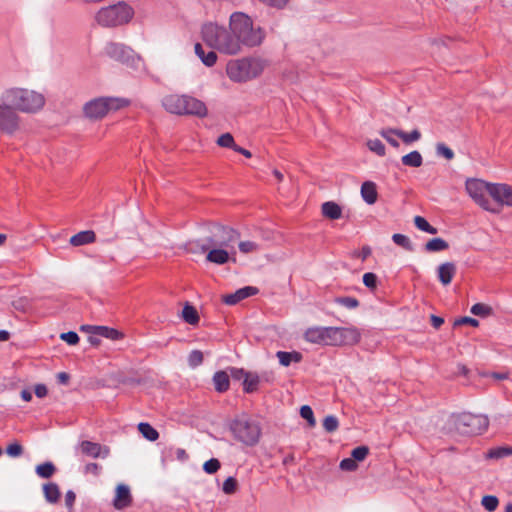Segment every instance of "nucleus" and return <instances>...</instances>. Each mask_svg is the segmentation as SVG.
Returning a JSON list of instances; mask_svg holds the SVG:
<instances>
[{
	"instance_id": "f257e3e1",
	"label": "nucleus",
	"mask_w": 512,
	"mask_h": 512,
	"mask_svg": "<svg viewBox=\"0 0 512 512\" xmlns=\"http://www.w3.org/2000/svg\"><path fill=\"white\" fill-rule=\"evenodd\" d=\"M201 36L205 44L220 53L236 55L242 51L234 33L216 23H205L201 28Z\"/></svg>"
},
{
	"instance_id": "f03ea898",
	"label": "nucleus",
	"mask_w": 512,
	"mask_h": 512,
	"mask_svg": "<svg viewBox=\"0 0 512 512\" xmlns=\"http://www.w3.org/2000/svg\"><path fill=\"white\" fill-rule=\"evenodd\" d=\"M229 29L234 33L241 47H257L265 38L263 29L254 27L251 17L243 12H234L230 15Z\"/></svg>"
},
{
	"instance_id": "7ed1b4c3",
	"label": "nucleus",
	"mask_w": 512,
	"mask_h": 512,
	"mask_svg": "<svg viewBox=\"0 0 512 512\" xmlns=\"http://www.w3.org/2000/svg\"><path fill=\"white\" fill-rule=\"evenodd\" d=\"M1 99L3 103L11 106L15 111L25 113H36L45 104V97L36 91L24 88H10L3 92Z\"/></svg>"
},
{
	"instance_id": "20e7f679",
	"label": "nucleus",
	"mask_w": 512,
	"mask_h": 512,
	"mask_svg": "<svg viewBox=\"0 0 512 512\" xmlns=\"http://www.w3.org/2000/svg\"><path fill=\"white\" fill-rule=\"evenodd\" d=\"M266 60L260 57H244L241 59L230 60L226 66V73L230 80L234 82H247L259 77L265 67Z\"/></svg>"
},
{
	"instance_id": "39448f33",
	"label": "nucleus",
	"mask_w": 512,
	"mask_h": 512,
	"mask_svg": "<svg viewBox=\"0 0 512 512\" xmlns=\"http://www.w3.org/2000/svg\"><path fill=\"white\" fill-rule=\"evenodd\" d=\"M164 109L175 115H192L203 118L208 110L205 103L193 96L186 94H170L162 99Z\"/></svg>"
},
{
	"instance_id": "423d86ee",
	"label": "nucleus",
	"mask_w": 512,
	"mask_h": 512,
	"mask_svg": "<svg viewBox=\"0 0 512 512\" xmlns=\"http://www.w3.org/2000/svg\"><path fill=\"white\" fill-rule=\"evenodd\" d=\"M229 430L235 440L246 446H254L260 440L261 427L259 423L247 415L233 419L229 424Z\"/></svg>"
},
{
	"instance_id": "0eeeda50",
	"label": "nucleus",
	"mask_w": 512,
	"mask_h": 512,
	"mask_svg": "<svg viewBox=\"0 0 512 512\" xmlns=\"http://www.w3.org/2000/svg\"><path fill=\"white\" fill-rule=\"evenodd\" d=\"M134 16L133 8L126 2L101 8L95 15L96 22L103 27L122 26L131 21Z\"/></svg>"
},
{
	"instance_id": "6e6552de",
	"label": "nucleus",
	"mask_w": 512,
	"mask_h": 512,
	"mask_svg": "<svg viewBox=\"0 0 512 512\" xmlns=\"http://www.w3.org/2000/svg\"><path fill=\"white\" fill-rule=\"evenodd\" d=\"M451 420L455 429L462 435H478L485 432L489 426V419L482 414L463 412L453 414Z\"/></svg>"
},
{
	"instance_id": "1a4fd4ad",
	"label": "nucleus",
	"mask_w": 512,
	"mask_h": 512,
	"mask_svg": "<svg viewBox=\"0 0 512 512\" xmlns=\"http://www.w3.org/2000/svg\"><path fill=\"white\" fill-rule=\"evenodd\" d=\"M129 100L117 97H101L84 105L85 116L90 119H101L109 111L118 110L129 105Z\"/></svg>"
},
{
	"instance_id": "9d476101",
	"label": "nucleus",
	"mask_w": 512,
	"mask_h": 512,
	"mask_svg": "<svg viewBox=\"0 0 512 512\" xmlns=\"http://www.w3.org/2000/svg\"><path fill=\"white\" fill-rule=\"evenodd\" d=\"M210 235L207 236L211 247L230 248L231 254L235 255V243L240 239V233L229 227L218 223H213L209 228Z\"/></svg>"
},
{
	"instance_id": "9b49d317",
	"label": "nucleus",
	"mask_w": 512,
	"mask_h": 512,
	"mask_svg": "<svg viewBox=\"0 0 512 512\" xmlns=\"http://www.w3.org/2000/svg\"><path fill=\"white\" fill-rule=\"evenodd\" d=\"M494 184L485 182L480 179H467L465 189L473 201L481 208L492 213H499L500 209L495 207L489 200L491 187Z\"/></svg>"
},
{
	"instance_id": "f8f14e48",
	"label": "nucleus",
	"mask_w": 512,
	"mask_h": 512,
	"mask_svg": "<svg viewBox=\"0 0 512 512\" xmlns=\"http://www.w3.org/2000/svg\"><path fill=\"white\" fill-rule=\"evenodd\" d=\"M105 53L111 59L134 67L140 57L128 46L122 43L110 42L105 47Z\"/></svg>"
},
{
	"instance_id": "ddd939ff",
	"label": "nucleus",
	"mask_w": 512,
	"mask_h": 512,
	"mask_svg": "<svg viewBox=\"0 0 512 512\" xmlns=\"http://www.w3.org/2000/svg\"><path fill=\"white\" fill-rule=\"evenodd\" d=\"M333 327H310L304 332V339L312 344L334 346Z\"/></svg>"
},
{
	"instance_id": "4468645a",
	"label": "nucleus",
	"mask_w": 512,
	"mask_h": 512,
	"mask_svg": "<svg viewBox=\"0 0 512 512\" xmlns=\"http://www.w3.org/2000/svg\"><path fill=\"white\" fill-rule=\"evenodd\" d=\"M334 346L355 345L361 340V333L356 327H333Z\"/></svg>"
},
{
	"instance_id": "2eb2a0df",
	"label": "nucleus",
	"mask_w": 512,
	"mask_h": 512,
	"mask_svg": "<svg viewBox=\"0 0 512 512\" xmlns=\"http://www.w3.org/2000/svg\"><path fill=\"white\" fill-rule=\"evenodd\" d=\"M19 127V117L10 105L0 104V130L13 134Z\"/></svg>"
},
{
	"instance_id": "dca6fc26",
	"label": "nucleus",
	"mask_w": 512,
	"mask_h": 512,
	"mask_svg": "<svg viewBox=\"0 0 512 512\" xmlns=\"http://www.w3.org/2000/svg\"><path fill=\"white\" fill-rule=\"evenodd\" d=\"M78 449L81 451V453L85 456L91 457V458H107L110 454L109 447L105 445H101L100 443L83 440L79 443Z\"/></svg>"
},
{
	"instance_id": "f3484780",
	"label": "nucleus",
	"mask_w": 512,
	"mask_h": 512,
	"mask_svg": "<svg viewBox=\"0 0 512 512\" xmlns=\"http://www.w3.org/2000/svg\"><path fill=\"white\" fill-rule=\"evenodd\" d=\"M490 196L494 199L498 207L506 205L512 207V187L507 184H496L491 187Z\"/></svg>"
},
{
	"instance_id": "a211bd4d",
	"label": "nucleus",
	"mask_w": 512,
	"mask_h": 512,
	"mask_svg": "<svg viewBox=\"0 0 512 512\" xmlns=\"http://www.w3.org/2000/svg\"><path fill=\"white\" fill-rule=\"evenodd\" d=\"M81 330L110 340H118L123 337L120 331L108 326L83 325L81 326Z\"/></svg>"
},
{
	"instance_id": "6ab92c4d",
	"label": "nucleus",
	"mask_w": 512,
	"mask_h": 512,
	"mask_svg": "<svg viewBox=\"0 0 512 512\" xmlns=\"http://www.w3.org/2000/svg\"><path fill=\"white\" fill-rule=\"evenodd\" d=\"M132 504V495L130 489L125 484H119L116 487L115 497L113 499V506L117 510H122Z\"/></svg>"
},
{
	"instance_id": "aec40b11",
	"label": "nucleus",
	"mask_w": 512,
	"mask_h": 512,
	"mask_svg": "<svg viewBox=\"0 0 512 512\" xmlns=\"http://www.w3.org/2000/svg\"><path fill=\"white\" fill-rule=\"evenodd\" d=\"M258 292V289L253 286H246L238 289L232 294H227L223 296L222 301L227 305H235L243 299H246L250 296L255 295Z\"/></svg>"
},
{
	"instance_id": "412c9836",
	"label": "nucleus",
	"mask_w": 512,
	"mask_h": 512,
	"mask_svg": "<svg viewBox=\"0 0 512 512\" xmlns=\"http://www.w3.org/2000/svg\"><path fill=\"white\" fill-rule=\"evenodd\" d=\"M227 249L228 248L211 247L207 252L206 260L217 265L227 263L230 260V252Z\"/></svg>"
},
{
	"instance_id": "4be33fe9",
	"label": "nucleus",
	"mask_w": 512,
	"mask_h": 512,
	"mask_svg": "<svg viewBox=\"0 0 512 512\" xmlns=\"http://www.w3.org/2000/svg\"><path fill=\"white\" fill-rule=\"evenodd\" d=\"M214 389L218 393H225L230 388V375L227 371H216L212 377Z\"/></svg>"
},
{
	"instance_id": "5701e85b",
	"label": "nucleus",
	"mask_w": 512,
	"mask_h": 512,
	"mask_svg": "<svg viewBox=\"0 0 512 512\" xmlns=\"http://www.w3.org/2000/svg\"><path fill=\"white\" fill-rule=\"evenodd\" d=\"M214 50L215 49H211L208 52H206L200 43H196L194 46L195 54L198 56L201 62L207 67H212L217 62L218 57Z\"/></svg>"
},
{
	"instance_id": "b1692460",
	"label": "nucleus",
	"mask_w": 512,
	"mask_h": 512,
	"mask_svg": "<svg viewBox=\"0 0 512 512\" xmlns=\"http://www.w3.org/2000/svg\"><path fill=\"white\" fill-rule=\"evenodd\" d=\"M456 274V266L452 262H445L438 267L439 281L444 285H449Z\"/></svg>"
},
{
	"instance_id": "393cba45",
	"label": "nucleus",
	"mask_w": 512,
	"mask_h": 512,
	"mask_svg": "<svg viewBox=\"0 0 512 512\" xmlns=\"http://www.w3.org/2000/svg\"><path fill=\"white\" fill-rule=\"evenodd\" d=\"M209 249H210V246H209L207 237L190 240L185 244V250L188 253H192V254H203V253L208 252Z\"/></svg>"
},
{
	"instance_id": "a878e982",
	"label": "nucleus",
	"mask_w": 512,
	"mask_h": 512,
	"mask_svg": "<svg viewBox=\"0 0 512 512\" xmlns=\"http://www.w3.org/2000/svg\"><path fill=\"white\" fill-rule=\"evenodd\" d=\"M361 196L367 204H374L378 196L376 184L371 181L364 182L361 186Z\"/></svg>"
},
{
	"instance_id": "bb28decb",
	"label": "nucleus",
	"mask_w": 512,
	"mask_h": 512,
	"mask_svg": "<svg viewBox=\"0 0 512 512\" xmlns=\"http://www.w3.org/2000/svg\"><path fill=\"white\" fill-rule=\"evenodd\" d=\"M96 235L92 230H85L78 232L70 238V244L72 246L78 247L86 244L93 243L95 241Z\"/></svg>"
},
{
	"instance_id": "cd10ccee",
	"label": "nucleus",
	"mask_w": 512,
	"mask_h": 512,
	"mask_svg": "<svg viewBox=\"0 0 512 512\" xmlns=\"http://www.w3.org/2000/svg\"><path fill=\"white\" fill-rule=\"evenodd\" d=\"M323 216L331 219V220H337L341 218L342 216V209L341 207L333 201H327L322 204L321 207Z\"/></svg>"
},
{
	"instance_id": "c85d7f7f",
	"label": "nucleus",
	"mask_w": 512,
	"mask_h": 512,
	"mask_svg": "<svg viewBox=\"0 0 512 512\" xmlns=\"http://www.w3.org/2000/svg\"><path fill=\"white\" fill-rule=\"evenodd\" d=\"M276 356L279 360V363L285 367L289 366L292 362L299 363L302 360V354L297 351H278Z\"/></svg>"
},
{
	"instance_id": "c756f323",
	"label": "nucleus",
	"mask_w": 512,
	"mask_h": 512,
	"mask_svg": "<svg viewBox=\"0 0 512 512\" xmlns=\"http://www.w3.org/2000/svg\"><path fill=\"white\" fill-rule=\"evenodd\" d=\"M260 383V376L253 372H247L246 377L243 381V391L245 393H253L258 389Z\"/></svg>"
},
{
	"instance_id": "7c9ffc66",
	"label": "nucleus",
	"mask_w": 512,
	"mask_h": 512,
	"mask_svg": "<svg viewBox=\"0 0 512 512\" xmlns=\"http://www.w3.org/2000/svg\"><path fill=\"white\" fill-rule=\"evenodd\" d=\"M401 162L404 166L418 168L423 163V157L419 151L414 150L402 156Z\"/></svg>"
},
{
	"instance_id": "2f4dec72",
	"label": "nucleus",
	"mask_w": 512,
	"mask_h": 512,
	"mask_svg": "<svg viewBox=\"0 0 512 512\" xmlns=\"http://www.w3.org/2000/svg\"><path fill=\"white\" fill-rule=\"evenodd\" d=\"M44 497L49 503H57L60 498V490L56 483H47L43 486Z\"/></svg>"
},
{
	"instance_id": "473e14b6",
	"label": "nucleus",
	"mask_w": 512,
	"mask_h": 512,
	"mask_svg": "<svg viewBox=\"0 0 512 512\" xmlns=\"http://www.w3.org/2000/svg\"><path fill=\"white\" fill-rule=\"evenodd\" d=\"M449 248L448 242L442 238H433L425 244L427 252H440Z\"/></svg>"
},
{
	"instance_id": "72a5a7b5",
	"label": "nucleus",
	"mask_w": 512,
	"mask_h": 512,
	"mask_svg": "<svg viewBox=\"0 0 512 512\" xmlns=\"http://www.w3.org/2000/svg\"><path fill=\"white\" fill-rule=\"evenodd\" d=\"M182 317L184 321L191 325H196L199 322V315L197 310L190 304H186L182 310Z\"/></svg>"
},
{
	"instance_id": "f704fd0d",
	"label": "nucleus",
	"mask_w": 512,
	"mask_h": 512,
	"mask_svg": "<svg viewBox=\"0 0 512 512\" xmlns=\"http://www.w3.org/2000/svg\"><path fill=\"white\" fill-rule=\"evenodd\" d=\"M35 471L39 477L48 479L55 473L56 467L52 462L47 461L37 465Z\"/></svg>"
},
{
	"instance_id": "c9c22d12",
	"label": "nucleus",
	"mask_w": 512,
	"mask_h": 512,
	"mask_svg": "<svg viewBox=\"0 0 512 512\" xmlns=\"http://www.w3.org/2000/svg\"><path fill=\"white\" fill-rule=\"evenodd\" d=\"M138 430L143 435V437L149 441H155L159 437L158 431L149 423H139Z\"/></svg>"
},
{
	"instance_id": "e433bc0d",
	"label": "nucleus",
	"mask_w": 512,
	"mask_h": 512,
	"mask_svg": "<svg viewBox=\"0 0 512 512\" xmlns=\"http://www.w3.org/2000/svg\"><path fill=\"white\" fill-rule=\"evenodd\" d=\"M399 129L385 128L380 131V135L393 147L398 148L399 142L395 137H398Z\"/></svg>"
},
{
	"instance_id": "4c0bfd02",
	"label": "nucleus",
	"mask_w": 512,
	"mask_h": 512,
	"mask_svg": "<svg viewBox=\"0 0 512 512\" xmlns=\"http://www.w3.org/2000/svg\"><path fill=\"white\" fill-rule=\"evenodd\" d=\"M512 455V447H496L490 449L486 457L489 459H501Z\"/></svg>"
},
{
	"instance_id": "58836bf2",
	"label": "nucleus",
	"mask_w": 512,
	"mask_h": 512,
	"mask_svg": "<svg viewBox=\"0 0 512 512\" xmlns=\"http://www.w3.org/2000/svg\"><path fill=\"white\" fill-rule=\"evenodd\" d=\"M414 224L419 230L426 232L428 234L434 235L438 233L437 228L430 225L428 221L422 216H416L414 218Z\"/></svg>"
},
{
	"instance_id": "ea45409f",
	"label": "nucleus",
	"mask_w": 512,
	"mask_h": 512,
	"mask_svg": "<svg viewBox=\"0 0 512 512\" xmlns=\"http://www.w3.org/2000/svg\"><path fill=\"white\" fill-rule=\"evenodd\" d=\"M392 240L396 245L401 246L405 250H408V251L413 250V246H412L410 239L404 234L395 233L392 236Z\"/></svg>"
},
{
	"instance_id": "a19ab883",
	"label": "nucleus",
	"mask_w": 512,
	"mask_h": 512,
	"mask_svg": "<svg viewBox=\"0 0 512 512\" xmlns=\"http://www.w3.org/2000/svg\"><path fill=\"white\" fill-rule=\"evenodd\" d=\"M398 137L401 138L404 143L410 144L418 141L421 138V133L418 129H414L409 133L399 130Z\"/></svg>"
},
{
	"instance_id": "79ce46f5",
	"label": "nucleus",
	"mask_w": 512,
	"mask_h": 512,
	"mask_svg": "<svg viewBox=\"0 0 512 512\" xmlns=\"http://www.w3.org/2000/svg\"><path fill=\"white\" fill-rule=\"evenodd\" d=\"M470 311L473 315L487 317L491 314L492 308L483 303H476L471 307Z\"/></svg>"
},
{
	"instance_id": "37998d69",
	"label": "nucleus",
	"mask_w": 512,
	"mask_h": 512,
	"mask_svg": "<svg viewBox=\"0 0 512 512\" xmlns=\"http://www.w3.org/2000/svg\"><path fill=\"white\" fill-rule=\"evenodd\" d=\"M335 302L341 306H344L348 309H355L359 306V301L354 297H337Z\"/></svg>"
},
{
	"instance_id": "c03bdc74",
	"label": "nucleus",
	"mask_w": 512,
	"mask_h": 512,
	"mask_svg": "<svg viewBox=\"0 0 512 512\" xmlns=\"http://www.w3.org/2000/svg\"><path fill=\"white\" fill-rule=\"evenodd\" d=\"M203 353L200 350H193L188 356V364L192 368H196L203 363Z\"/></svg>"
},
{
	"instance_id": "a18cd8bd",
	"label": "nucleus",
	"mask_w": 512,
	"mask_h": 512,
	"mask_svg": "<svg viewBox=\"0 0 512 512\" xmlns=\"http://www.w3.org/2000/svg\"><path fill=\"white\" fill-rule=\"evenodd\" d=\"M498 504L499 501L496 496L486 495L482 498V505L489 512L496 510Z\"/></svg>"
},
{
	"instance_id": "49530a36",
	"label": "nucleus",
	"mask_w": 512,
	"mask_h": 512,
	"mask_svg": "<svg viewBox=\"0 0 512 512\" xmlns=\"http://www.w3.org/2000/svg\"><path fill=\"white\" fill-rule=\"evenodd\" d=\"M368 148L379 156L385 155V146L379 139H372L367 142Z\"/></svg>"
},
{
	"instance_id": "de8ad7c7",
	"label": "nucleus",
	"mask_w": 512,
	"mask_h": 512,
	"mask_svg": "<svg viewBox=\"0 0 512 512\" xmlns=\"http://www.w3.org/2000/svg\"><path fill=\"white\" fill-rule=\"evenodd\" d=\"M338 426H339V422L335 416L329 415L324 418L323 427H324L325 431H327L328 433H332V432L336 431Z\"/></svg>"
},
{
	"instance_id": "09e8293b",
	"label": "nucleus",
	"mask_w": 512,
	"mask_h": 512,
	"mask_svg": "<svg viewBox=\"0 0 512 512\" xmlns=\"http://www.w3.org/2000/svg\"><path fill=\"white\" fill-rule=\"evenodd\" d=\"M369 454V448L367 446H358L351 452V457L357 461H363Z\"/></svg>"
},
{
	"instance_id": "8fccbe9b",
	"label": "nucleus",
	"mask_w": 512,
	"mask_h": 512,
	"mask_svg": "<svg viewBox=\"0 0 512 512\" xmlns=\"http://www.w3.org/2000/svg\"><path fill=\"white\" fill-rule=\"evenodd\" d=\"M217 144L221 147L234 149L236 146L233 136L230 133L222 134L218 140Z\"/></svg>"
},
{
	"instance_id": "3c124183",
	"label": "nucleus",
	"mask_w": 512,
	"mask_h": 512,
	"mask_svg": "<svg viewBox=\"0 0 512 512\" xmlns=\"http://www.w3.org/2000/svg\"><path fill=\"white\" fill-rule=\"evenodd\" d=\"M436 153L438 156H442L447 160H452L454 158L453 150L444 143H438L436 145Z\"/></svg>"
},
{
	"instance_id": "603ef678",
	"label": "nucleus",
	"mask_w": 512,
	"mask_h": 512,
	"mask_svg": "<svg viewBox=\"0 0 512 512\" xmlns=\"http://www.w3.org/2000/svg\"><path fill=\"white\" fill-rule=\"evenodd\" d=\"M220 462L216 458H211L208 461H206L203 465V470L207 474H214L220 469Z\"/></svg>"
},
{
	"instance_id": "864d4df0",
	"label": "nucleus",
	"mask_w": 512,
	"mask_h": 512,
	"mask_svg": "<svg viewBox=\"0 0 512 512\" xmlns=\"http://www.w3.org/2000/svg\"><path fill=\"white\" fill-rule=\"evenodd\" d=\"M300 415L303 419L307 420L310 426H314L316 421L314 418L313 410L308 405H303L300 409Z\"/></svg>"
},
{
	"instance_id": "5fc2aeb1",
	"label": "nucleus",
	"mask_w": 512,
	"mask_h": 512,
	"mask_svg": "<svg viewBox=\"0 0 512 512\" xmlns=\"http://www.w3.org/2000/svg\"><path fill=\"white\" fill-rule=\"evenodd\" d=\"M240 252L247 254L259 249V245L253 241H241L238 244Z\"/></svg>"
},
{
	"instance_id": "6e6d98bb",
	"label": "nucleus",
	"mask_w": 512,
	"mask_h": 512,
	"mask_svg": "<svg viewBox=\"0 0 512 512\" xmlns=\"http://www.w3.org/2000/svg\"><path fill=\"white\" fill-rule=\"evenodd\" d=\"M237 488V480L234 477H228L222 486V490L225 494H233Z\"/></svg>"
},
{
	"instance_id": "4d7b16f0",
	"label": "nucleus",
	"mask_w": 512,
	"mask_h": 512,
	"mask_svg": "<svg viewBox=\"0 0 512 512\" xmlns=\"http://www.w3.org/2000/svg\"><path fill=\"white\" fill-rule=\"evenodd\" d=\"M339 467L343 471H355L358 468L357 462L351 457V458H344L341 460Z\"/></svg>"
},
{
	"instance_id": "13d9d810",
	"label": "nucleus",
	"mask_w": 512,
	"mask_h": 512,
	"mask_svg": "<svg viewBox=\"0 0 512 512\" xmlns=\"http://www.w3.org/2000/svg\"><path fill=\"white\" fill-rule=\"evenodd\" d=\"M363 283L369 289H375L377 286V276L372 272L363 275Z\"/></svg>"
},
{
	"instance_id": "bf43d9fd",
	"label": "nucleus",
	"mask_w": 512,
	"mask_h": 512,
	"mask_svg": "<svg viewBox=\"0 0 512 512\" xmlns=\"http://www.w3.org/2000/svg\"><path fill=\"white\" fill-rule=\"evenodd\" d=\"M60 338L69 345H76L80 340L78 334L74 331L62 333Z\"/></svg>"
},
{
	"instance_id": "052dcab7",
	"label": "nucleus",
	"mask_w": 512,
	"mask_h": 512,
	"mask_svg": "<svg viewBox=\"0 0 512 512\" xmlns=\"http://www.w3.org/2000/svg\"><path fill=\"white\" fill-rule=\"evenodd\" d=\"M6 453L11 457H19L23 453V447L17 443H11L6 448Z\"/></svg>"
},
{
	"instance_id": "680f3d73",
	"label": "nucleus",
	"mask_w": 512,
	"mask_h": 512,
	"mask_svg": "<svg viewBox=\"0 0 512 512\" xmlns=\"http://www.w3.org/2000/svg\"><path fill=\"white\" fill-rule=\"evenodd\" d=\"M101 470H102V467L98 463H94V462L87 463L83 469L85 474H92L96 477L100 475Z\"/></svg>"
},
{
	"instance_id": "e2e57ef3",
	"label": "nucleus",
	"mask_w": 512,
	"mask_h": 512,
	"mask_svg": "<svg viewBox=\"0 0 512 512\" xmlns=\"http://www.w3.org/2000/svg\"><path fill=\"white\" fill-rule=\"evenodd\" d=\"M230 377H232L234 380H243L246 377V374L248 371L244 370L243 368H236V367H230Z\"/></svg>"
},
{
	"instance_id": "0e129e2a",
	"label": "nucleus",
	"mask_w": 512,
	"mask_h": 512,
	"mask_svg": "<svg viewBox=\"0 0 512 512\" xmlns=\"http://www.w3.org/2000/svg\"><path fill=\"white\" fill-rule=\"evenodd\" d=\"M464 324H468V325H471L473 327H477L479 325V321L477 319H475V318L465 316V317H461L459 319H456L455 322H454L455 326L464 325Z\"/></svg>"
},
{
	"instance_id": "69168bd1",
	"label": "nucleus",
	"mask_w": 512,
	"mask_h": 512,
	"mask_svg": "<svg viewBox=\"0 0 512 512\" xmlns=\"http://www.w3.org/2000/svg\"><path fill=\"white\" fill-rule=\"evenodd\" d=\"M262 3H264L267 6L276 8V9H283L288 4L289 0H260Z\"/></svg>"
},
{
	"instance_id": "338daca9",
	"label": "nucleus",
	"mask_w": 512,
	"mask_h": 512,
	"mask_svg": "<svg viewBox=\"0 0 512 512\" xmlns=\"http://www.w3.org/2000/svg\"><path fill=\"white\" fill-rule=\"evenodd\" d=\"M76 500V494L72 490H68L65 494V505L68 509H72Z\"/></svg>"
},
{
	"instance_id": "774afa93",
	"label": "nucleus",
	"mask_w": 512,
	"mask_h": 512,
	"mask_svg": "<svg viewBox=\"0 0 512 512\" xmlns=\"http://www.w3.org/2000/svg\"><path fill=\"white\" fill-rule=\"evenodd\" d=\"M34 392L38 398H43L47 395L48 389L44 384H37L35 386Z\"/></svg>"
}]
</instances>
